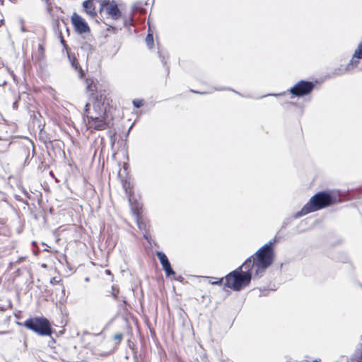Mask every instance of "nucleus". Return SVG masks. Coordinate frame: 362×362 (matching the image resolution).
<instances>
[{
    "label": "nucleus",
    "mask_w": 362,
    "mask_h": 362,
    "mask_svg": "<svg viewBox=\"0 0 362 362\" xmlns=\"http://www.w3.org/2000/svg\"><path fill=\"white\" fill-rule=\"evenodd\" d=\"M24 326L40 335L46 336L51 334L50 325L45 318L34 317L27 320Z\"/></svg>",
    "instance_id": "39448f33"
},
{
    "label": "nucleus",
    "mask_w": 362,
    "mask_h": 362,
    "mask_svg": "<svg viewBox=\"0 0 362 362\" xmlns=\"http://www.w3.org/2000/svg\"><path fill=\"white\" fill-rule=\"evenodd\" d=\"M4 1L3 0H0V4H3Z\"/></svg>",
    "instance_id": "412c9836"
},
{
    "label": "nucleus",
    "mask_w": 362,
    "mask_h": 362,
    "mask_svg": "<svg viewBox=\"0 0 362 362\" xmlns=\"http://www.w3.org/2000/svg\"><path fill=\"white\" fill-rule=\"evenodd\" d=\"M146 42L149 48H151L153 47V36L151 34H148L146 37Z\"/></svg>",
    "instance_id": "ddd939ff"
},
{
    "label": "nucleus",
    "mask_w": 362,
    "mask_h": 362,
    "mask_svg": "<svg viewBox=\"0 0 362 362\" xmlns=\"http://www.w3.org/2000/svg\"><path fill=\"white\" fill-rule=\"evenodd\" d=\"M133 105L135 107H140L143 105L142 100H135L133 101Z\"/></svg>",
    "instance_id": "4468645a"
},
{
    "label": "nucleus",
    "mask_w": 362,
    "mask_h": 362,
    "mask_svg": "<svg viewBox=\"0 0 362 362\" xmlns=\"http://www.w3.org/2000/svg\"><path fill=\"white\" fill-rule=\"evenodd\" d=\"M275 243L276 239L274 238L264 245L243 263L242 267L244 269L251 268L255 276H262L274 262L275 254L272 245Z\"/></svg>",
    "instance_id": "f257e3e1"
},
{
    "label": "nucleus",
    "mask_w": 362,
    "mask_h": 362,
    "mask_svg": "<svg viewBox=\"0 0 362 362\" xmlns=\"http://www.w3.org/2000/svg\"><path fill=\"white\" fill-rule=\"evenodd\" d=\"M68 57L71 64V66L74 68L76 71H78L79 77L83 78L84 76L83 71L81 68L78 66V63L77 62L76 59L74 57H71L69 54H68Z\"/></svg>",
    "instance_id": "f8f14e48"
},
{
    "label": "nucleus",
    "mask_w": 362,
    "mask_h": 362,
    "mask_svg": "<svg viewBox=\"0 0 362 362\" xmlns=\"http://www.w3.org/2000/svg\"><path fill=\"white\" fill-rule=\"evenodd\" d=\"M57 282L56 279L54 278L51 279L50 283L52 284H54Z\"/></svg>",
    "instance_id": "a211bd4d"
},
{
    "label": "nucleus",
    "mask_w": 362,
    "mask_h": 362,
    "mask_svg": "<svg viewBox=\"0 0 362 362\" xmlns=\"http://www.w3.org/2000/svg\"><path fill=\"white\" fill-rule=\"evenodd\" d=\"M242 268L243 267L241 266L238 269L226 276V286L230 288L234 291H240L250 284L252 275L254 274V272H252V269L250 268L246 269L247 271L241 273L239 270Z\"/></svg>",
    "instance_id": "20e7f679"
},
{
    "label": "nucleus",
    "mask_w": 362,
    "mask_h": 362,
    "mask_svg": "<svg viewBox=\"0 0 362 362\" xmlns=\"http://www.w3.org/2000/svg\"><path fill=\"white\" fill-rule=\"evenodd\" d=\"M315 84L310 81H300L289 89V93L297 97H302L310 94Z\"/></svg>",
    "instance_id": "423d86ee"
},
{
    "label": "nucleus",
    "mask_w": 362,
    "mask_h": 362,
    "mask_svg": "<svg viewBox=\"0 0 362 362\" xmlns=\"http://www.w3.org/2000/svg\"><path fill=\"white\" fill-rule=\"evenodd\" d=\"M83 7L85 12L90 17H94L96 15L95 8L92 0H86L83 1Z\"/></svg>",
    "instance_id": "9b49d317"
},
{
    "label": "nucleus",
    "mask_w": 362,
    "mask_h": 362,
    "mask_svg": "<svg viewBox=\"0 0 362 362\" xmlns=\"http://www.w3.org/2000/svg\"><path fill=\"white\" fill-rule=\"evenodd\" d=\"M101 6L105 10L107 14L113 20H118L122 13L115 1L103 0Z\"/></svg>",
    "instance_id": "0eeeda50"
},
{
    "label": "nucleus",
    "mask_w": 362,
    "mask_h": 362,
    "mask_svg": "<svg viewBox=\"0 0 362 362\" xmlns=\"http://www.w3.org/2000/svg\"><path fill=\"white\" fill-rule=\"evenodd\" d=\"M21 29L22 32H25V28H24V26L23 25H21Z\"/></svg>",
    "instance_id": "6ab92c4d"
},
{
    "label": "nucleus",
    "mask_w": 362,
    "mask_h": 362,
    "mask_svg": "<svg viewBox=\"0 0 362 362\" xmlns=\"http://www.w3.org/2000/svg\"><path fill=\"white\" fill-rule=\"evenodd\" d=\"M285 93H277V94H269V95H273V96H280V95H284Z\"/></svg>",
    "instance_id": "f3484780"
},
{
    "label": "nucleus",
    "mask_w": 362,
    "mask_h": 362,
    "mask_svg": "<svg viewBox=\"0 0 362 362\" xmlns=\"http://www.w3.org/2000/svg\"><path fill=\"white\" fill-rule=\"evenodd\" d=\"M221 281H222V279H218L217 281H211L210 283L211 284H219L221 283Z\"/></svg>",
    "instance_id": "dca6fc26"
},
{
    "label": "nucleus",
    "mask_w": 362,
    "mask_h": 362,
    "mask_svg": "<svg viewBox=\"0 0 362 362\" xmlns=\"http://www.w3.org/2000/svg\"><path fill=\"white\" fill-rule=\"evenodd\" d=\"M334 202L332 195L325 192H320L313 195L309 202L293 215V218H298L311 212L318 211L328 206Z\"/></svg>",
    "instance_id": "7ed1b4c3"
},
{
    "label": "nucleus",
    "mask_w": 362,
    "mask_h": 362,
    "mask_svg": "<svg viewBox=\"0 0 362 362\" xmlns=\"http://www.w3.org/2000/svg\"><path fill=\"white\" fill-rule=\"evenodd\" d=\"M84 114L87 117L89 128L100 131L107 127L106 106L101 100L97 99L92 104L87 103L84 108Z\"/></svg>",
    "instance_id": "f03ea898"
},
{
    "label": "nucleus",
    "mask_w": 362,
    "mask_h": 362,
    "mask_svg": "<svg viewBox=\"0 0 362 362\" xmlns=\"http://www.w3.org/2000/svg\"><path fill=\"white\" fill-rule=\"evenodd\" d=\"M129 201L131 203L132 201H131V197H129Z\"/></svg>",
    "instance_id": "4be33fe9"
},
{
    "label": "nucleus",
    "mask_w": 362,
    "mask_h": 362,
    "mask_svg": "<svg viewBox=\"0 0 362 362\" xmlns=\"http://www.w3.org/2000/svg\"><path fill=\"white\" fill-rule=\"evenodd\" d=\"M13 108H16V102H15V103H13Z\"/></svg>",
    "instance_id": "aec40b11"
},
{
    "label": "nucleus",
    "mask_w": 362,
    "mask_h": 362,
    "mask_svg": "<svg viewBox=\"0 0 362 362\" xmlns=\"http://www.w3.org/2000/svg\"><path fill=\"white\" fill-rule=\"evenodd\" d=\"M114 339L117 341L119 342L122 339V334H116L114 336Z\"/></svg>",
    "instance_id": "2eb2a0df"
},
{
    "label": "nucleus",
    "mask_w": 362,
    "mask_h": 362,
    "mask_svg": "<svg viewBox=\"0 0 362 362\" xmlns=\"http://www.w3.org/2000/svg\"><path fill=\"white\" fill-rule=\"evenodd\" d=\"M71 22L78 34L88 33L90 31V27L81 16L74 13L71 17Z\"/></svg>",
    "instance_id": "6e6552de"
},
{
    "label": "nucleus",
    "mask_w": 362,
    "mask_h": 362,
    "mask_svg": "<svg viewBox=\"0 0 362 362\" xmlns=\"http://www.w3.org/2000/svg\"><path fill=\"white\" fill-rule=\"evenodd\" d=\"M157 257L158 258L163 269L165 271L166 275L169 276L170 275L174 274L175 272L171 268L170 263L167 257V256L161 251H158L156 252Z\"/></svg>",
    "instance_id": "9d476101"
},
{
    "label": "nucleus",
    "mask_w": 362,
    "mask_h": 362,
    "mask_svg": "<svg viewBox=\"0 0 362 362\" xmlns=\"http://www.w3.org/2000/svg\"><path fill=\"white\" fill-rule=\"evenodd\" d=\"M359 59H362V42L358 44L349 62L340 74H344L354 69L358 66Z\"/></svg>",
    "instance_id": "1a4fd4ad"
}]
</instances>
